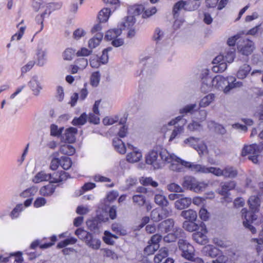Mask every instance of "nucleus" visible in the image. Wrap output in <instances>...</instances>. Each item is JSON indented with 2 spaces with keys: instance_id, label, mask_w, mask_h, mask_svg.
<instances>
[{
  "instance_id": "obj_45",
  "label": "nucleus",
  "mask_w": 263,
  "mask_h": 263,
  "mask_svg": "<svg viewBox=\"0 0 263 263\" xmlns=\"http://www.w3.org/2000/svg\"><path fill=\"white\" fill-rule=\"evenodd\" d=\"M87 121V115L83 113L79 118H74L72 123L73 125H83Z\"/></svg>"
},
{
  "instance_id": "obj_19",
  "label": "nucleus",
  "mask_w": 263,
  "mask_h": 263,
  "mask_svg": "<svg viewBox=\"0 0 263 263\" xmlns=\"http://www.w3.org/2000/svg\"><path fill=\"white\" fill-rule=\"evenodd\" d=\"M174 227V221L173 219L169 218L162 221L159 224L158 228L161 231L165 233L172 230Z\"/></svg>"
},
{
  "instance_id": "obj_63",
  "label": "nucleus",
  "mask_w": 263,
  "mask_h": 263,
  "mask_svg": "<svg viewBox=\"0 0 263 263\" xmlns=\"http://www.w3.org/2000/svg\"><path fill=\"white\" fill-rule=\"evenodd\" d=\"M46 203V200L43 197L37 198L34 202L33 205L35 208H39Z\"/></svg>"
},
{
  "instance_id": "obj_26",
  "label": "nucleus",
  "mask_w": 263,
  "mask_h": 263,
  "mask_svg": "<svg viewBox=\"0 0 263 263\" xmlns=\"http://www.w3.org/2000/svg\"><path fill=\"white\" fill-rule=\"evenodd\" d=\"M85 243L89 247L95 250H98L100 247L101 241L98 239L94 238L91 234Z\"/></svg>"
},
{
  "instance_id": "obj_40",
  "label": "nucleus",
  "mask_w": 263,
  "mask_h": 263,
  "mask_svg": "<svg viewBox=\"0 0 263 263\" xmlns=\"http://www.w3.org/2000/svg\"><path fill=\"white\" fill-rule=\"evenodd\" d=\"M140 181L144 186L151 185L156 187L158 185V183L156 181H154L151 177H142Z\"/></svg>"
},
{
  "instance_id": "obj_57",
  "label": "nucleus",
  "mask_w": 263,
  "mask_h": 263,
  "mask_svg": "<svg viewBox=\"0 0 263 263\" xmlns=\"http://www.w3.org/2000/svg\"><path fill=\"white\" fill-rule=\"evenodd\" d=\"M35 64V61H30L27 64L21 68L22 74H23L31 70Z\"/></svg>"
},
{
  "instance_id": "obj_58",
  "label": "nucleus",
  "mask_w": 263,
  "mask_h": 263,
  "mask_svg": "<svg viewBox=\"0 0 263 263\" xmlns=\"http://www.w3.org/2000/svg\"><path fill=\"white\" fill-rule=\"evenodd\" d=\"M118 195L119 194L117 191H112L109 192L106 195V200L109 202H112L117 198Z\"/></svg>"
},
{
  "instance_id": "obj_20",
  "label": "nucleus",
  "mask_w": 263,
  "mask_h": 263,
  "mask_svg": "<svg viewBox=\"0 0 263 263\" xmlns=\"http://www.w3.org/2000/svg\"><path fill=\"white\" fill-rule=\"evenodd\" d=\"M236 186V182L235 181L230 180L225 182L221 185V190L219 193L222 195H226L229 191L234 190Z\"/></svg>"
},
{
  "instance_id": "obj_42",
  "label": "nucleus",
  "mask_w": 263,
  "mask_h": 263,
  "mask_svg": "<svg viewBox=\"0 0 263 263\" xmlns=\"http://www.w3.org/2000/svg\"><path fill=\"white\" fill-rule=\"evenodd\" d=\"M60 151L62 154L72 155L75 153V148L70 145H64L61 146Z\"/></svg>"
},
{
  "instance_id": "obj_12",
  "label": "nucleus",
  "mask_w": 263,
  "mask_h": 263,
  "mask_svg": "<svg viewBox=\"0 0 263 263\" xmlns=\"http://www.w3.org/2000/svg\"><path fill=\"white\" fill-rule=\"evenodd\" d=\"M237 49L238 51L241 54L248 55L251 54L255 49L254 44L252 41L246 39L243 41V44L238 45Z\"/></svg>"
},
{
  "instance_id": "obj_18",
  "label": "nucleus",
  "mask_w": 263,
  "mask_h": 263,
  "mask_svg": "<svg viewBox=\"0 0 263 263\" xmlns=\"http://www.w3.org/2000/svg\"><path fill=\"white\" fill-rule=\"evenodd\" d=\"M100 102L101 100H98L95 102L93 107V111L95 114H91L89 117V121L95 124H97L100 122V118L98 115H99L98 107Z\"/></svg>"
},
{
  "instance_id": "obj_48",
  "label": "nucleus",
  "mask_w": 263,
  "mask_h": 263,
  "mask_svg": "<svg viewBox=\"0 0 263 263\" xmlns=\"http://www.w3.org/2000/svg\"><path fill=\"white\" fill-rule=\"evenodd\" d=\"M149 245L144 249V254L147 255H149L153 254L159 248V246H155L149 242Z\"/></svg>"
},
{
  "instance_id": "obj_53",
  "label": "nucleus",
  "mask_w": 263,
  "mask_h": 263,
  "mask_svg": "<svg viewBox=\"0 0 263 263\" xmlns=\"http://www.w3.org/2000/svg\"><path fill=\"white\" fill-rule=\"evenodd\" d=\"M135 23V19L133 16H127L126 20L122 22L121 25L123 26V28H129Z\"/></svg>"
},
{
  "instance_id": "obj_38",
  "label": "nucleus",
  "mask_w": 263,
  "mask_h": 263,
  "mask_svg": "<svg viewBox=\"0 0 263 263\" xmlns=\"http://www.w3.org/2000/svg\"><path fill=\"white\" fill-rule=\"evenodd\" d=\"M248 203L250 205V208L254 212L257 211L258 208L259 206V199L256 196H252L248 200Z\"/></svg>"
},
{
  "instance_id": "obj_46",
  "label": "nucleus",
  "mask_w": 263,
  "mask_h": 263,
  "mask_svg": "<svg viewBox=\"0 0 263 263\" xmlns=\"http://www.w3.org/2000/svg\"><path fill=\"white\" fill-rule=\"evenodd\" d=\"M37 189L35 187H31L26 189L20 194V196L23 198L29 197L33 196L37 192Z\"/></svg>"
},
{
  "instance_id": "obj_31",
  "label": "nucleus",
  "mask_w": 263,
  "mask_h": 263,
  "mask_svg": "<svg viewBox=\"0 0 263 263\" xmlns=\"http://www.w3.org/2000/svg\"><path fill=\"white\" fill-rule=\"evenodd\" d=\"M187 4L186 2L184 1H179L176 3V4L174 6L173 8V13L175 17H178V13L179 11L182 10H188L189 9L186 7Z\"/></svg>"
},
{
  "instance_id": "obj_50",
  "label": "nucleus",
  "mask_w": 263,
  "mask_h": 263,
  "mask_svg": "<svg viewBox=\"0 0 263 263\" xmlns=\"http://www.w3.org/2000/svg\"><path fill=\"white\" fill-rule=\"evenodd\" d=\"M151 217L154 221H159L163 219L161 215L160 211L157 209H154L152 211Z\"/></svg>"
},
{
  "instance_id": "obj_4",
  "label": "nucleus",
  "mask_w": 263,
  "mask_h": 263,
  "mask_svg": "<svg viewBox=\"0 0 263 263\" xmlns=\"http://www.w3.org/2000/svg\"><path fill=\"white\" fill-rule=\"evenodd\" d=\"M260 153L259 146L256 144L245 145L241 152V155L246 156L249 155L248 159L254 163L258 162L257 158Z\"/></svg>"
},
{
  "instance_id": "obj_21",
  "label": "nucleus",
  "mask_w": 263,
  "mask_h": 263,
  "mask_svg": "<svg viewBox=\"0 0 263 263\" xmlns=\"http://www.w3.org/2000/svg\"><path fill=\"white\" fill-rule=\"evenodd\" d=\"M192 203V199L189 197H183L177 200L175 202V206L178 210H182L189 207Z\"/></svg>"
},
{
  "instance_id": "obj_33",
  "label": "nucleus",
  "mask_w": 263,
  "mask_h": 263,
  "mask_svg": "<svg viewBox=\"0 0 263 263\" xmlns=\"http://www.w3.org/2000/svg\"><path fill=\"white\" fill-rule=\"evenodd\" d=\"M224 58L225 59V62L228 63H232L235 58V49L234 47H229L226 50L224 53Z\"/></svg>"
},
{
  "instance_id": "obj_5",
  "label": "nucleus",
  "mask_w": 263,
  "mask_h": 263,
  "mask_svg": "<svg viewBox=\"0 0 263 263\" xmlns=\"http://www.w3.org/2000/svg\"><path fill=\"white\" fill-rule=\"evenodd\" d=\"M214 175L217 177L222 176L225 178L233 179L238 175V171L234 166L227 165L223 168L214 167Z\"/></svg>"
},
{
  "instance_id": "obj_56",
  "label": "nucleus",
  "mask_w": 263,
  "mask_h": 263,
  "mask_svg": "<svg viewBox=\"0 0 263 263\" xmlns=\"http://www.w3.org/2000/svg\"><path fill=\"white\" fill-rule=\"evenodd\" d=\"M63 128L58 129V126L52 124L50 126V134L51 136H59L62 132Z\"/></svg>"
},
{
  "instance_id": "obj_32",
  "label": "nucleus",
  "mask_w": 263,
  "mask_h": 263,
  "mask_svg": "<svg viewBox=\"0 0 263 263\" xmlns=\"http://www.w3.org/2000/svg\"><path fill=\"white\" fill-rule=\"evenodd\" d=\"M167 255L168 249L165 247L162 248L159 250L158 253L155 256L154 261L155 263H160Z\"/></svg>"
},
{
  "instance_id": "obj_34",
  "label": "nucleus",
  "mask_w": 263,
  "mask_h": 263,
  "mask_svg": "<svg viewBox=\"0 0 263 263\" xmlns=\"http://www.w3.org/2000/svg\"><path fill=\"white\" fill-rule=\"evenodd\" d=\"M113 144L115 148L120 154H124L126 152L124 143L120 139L117 138L114 140Z\"/></svg>"
},
{
  "instance_id": "obj_27",
  "label": "nucleus",
  "mask_w": 263,
  "mask_h": 263,
  "mask_svg": "<svg viewBox=\"0 0 263 263\" xmlns=\"http://www.w3.org/2000/svg\"><path fill=\"white\" fill-rule=\"evenodd\" d=\"M154 199L155 203L162 207H166L168 204L166 197L161 193L156 194Z\"/></svg>"
},
{
  "instance_id": "obj_25",
  "label": "nucleus",
  "mask_w": 263,
  "mask_h": 263,
  "mask_svg": "<svg viewBox=\"0 0 263 263\" xmlns=\"http://www.w3.org/2000/svg\"><path fill=\"white\" fill-rule=\"evenodd\" d=\"M55 186L50 184L42 186L40 190V194L43 196H50L55 191Z\"/></svg>"
},
{
  "instance_id": "obj_60",
  "label": "nucleus",
  "mask_w": 263,
  "mask_h": 263,
  "mask_svg": "<svg viewBox=\"0 0 263 263\" xmlns=\"http://www.w3.org/2000/svg\"><path fill=\"white\" fill-rule=\"evenodd\" d=\"M157 12V9L155 7H153L151 8L145 10L142 15L143 18L148 17L153 14H155Z\"/></svg>"
},
{
  "instance_id": "obj_2",
  "label": "nucleus",
  "mask_w": 263,
  "mask_h": 263,
  "mask_svg": "<svg viewBox=\"0 0 263 263\" xmlns=\"http://www.w3.org/2000/svg\"><path fill=\"white\" fill-rule=\"evenodd\" d=\"M182 185L185 189L198 193L204 190L208 184L203 182H199L195 178L187 176L183 178Z\"/></svg>"
},
{
  "instance_id": "obj_11",
  "label": "nucleus",
  "mask_w": 263,
  "mask_h": 263,
  "mask_svg": "<svg viewBox=\"0 0 263 263\" xmlns=\"http://www.w3.org/2000/svg\"><path fill=\"white\" fill-rule=\"evenodd\" d=\"M128 148L133 151L129 153L126 155V160L129 163H136L139 161L142 158V155L141 152L133 145L128 144Z\"/></svg>"
},
{
  "instance_id": "obj_17",
  "label": "nucleus",
  "mask_w": 263,
  "mask_h": 263,
  "mask_svg": "<svg viewBox=\"0 0 263 263\" xmlns=\"http://www.w3.org/2000/svg\"><path fill=\"white\" fill-rule=\"evenodd\" d=\"M77 133V129L74 127H69L66 129L63 136V139L68 143H73L75 141V135Z\"/></svg>"
},
{
  "instance_id": "obj_29",
  "label": "nucleus",
  "mask_w": 263,
  "mask_h": 263,
  "mask_svg": "<svg viewBox=\"0 0 263 263\" xmlns=\"http://www.w3.org/2000/svg\"><path fill=\"white\" fill-rule=\"evenodd\" d=\"M250 66L248 64H244L238 70L237 77L238 79H245L251 70Z\"/></svg>"
},
{
  "instance_id": "obj_23",
  "label": "nucleus",
  "mask_w": 263,
  "mask_h": 263,
  "mask_svg": "<svg viewBox=\"0 0 263 263\" xmlns=\"http://www.w3.org/2000/svg\"><path fill=\"white\" fill-rule=\"evenodd\" d=\"M122 32V28L110 29L106 32L105 35V39L107 41L113 40L119 36Z\"/></svg>"
},
{
  "instance_id": "obj_16",
  "label": "nucleus",
  "mask_w": 263,
  "mask_h": 263,
  "mask_svg": "<svg viewBox=\"0 0 263 263\" xmlns=\"http://www.w3.org/2000/svg\"><path fill=\"white\" fill-rule=\"evenodd\" d=\"M68 177V174L65 172H58L52 174H50L49 182L50 183H59L66 180Z\"/></svg>"
},
{
  "instance_id": "obj_30",
  "label": "nucleus",
  "mask_w": 263,
  "mask_h": 263,
  "mask_svg": "<svg viewBox=\"0 0 263 263\" xmlns=\"http://www.w3.org/2000/svg\"><path fill=\"white\" fill-rule=\"evenodd\" d=\"M103 38V34L99 33L96 34L95 36L89 40L88 42V47L92 49L98 46Z\"/></svg>"
},
{
  "instance_id": "obj_6",
  "label": "nucleus",
  "mask_w": 263,
  "mask_h": 263,
  "mask_svg": "<svg viewBox=\"0 0 263 263\" xmlns=\"http://www.w3.org/2000/svg\"><path fill=\"white\" fill-rule=\"evenodd\" d=\"M157 152L152 151L148 153L145 157V162L148 164L152 165L155 168H159L162 167L164 160L161 159L160 157V153Z\"/></svg>"
},
{
  "instance_id": "obj_22",
  "label": "nucleus",
  "mask_w": 263,
  "mask_h": 263,
  "mask_svg": "<svg viewBox=\"0 0 263 263\" xmlns=\"http://www.w3.org/2000/svg\"><path fill=\"white\" fill-rule=\"evenodd\" d=\"M50 174H47L43 171L37 173L33 177L32 181L35 183H39L43 181H49Z\"/></svg>"
},
{
  "instance_id": "obj_28",
  "label": "nucleus",
  "mask_w": 263,
  "mask_h": 263,
  "mask_svg": "<svg viewBox=\"0 0 263 263\" xmlns=\"http://www.w3.org/2000/svg\"><path fill=\"white\" fill-rule=\"evenodd\" d=\"M183 228L185 230L191 232L199 230L200 228L199 223L197 224L192 221H185L183 223Z\"/></svg>"
},
{
  "instance_id": "obj_9",
  "label": "nucleus",
  "mask_w": 263,
  "mask_h": 263,
  "mask_svg": "<svg viewBox=\"0 0 263 263\" xmlns=\"http://www.w3.org/2000/svg\"><path fill=\"white\" fill-rule=\"evenodd\" d=\"M185 167L190 168L195 173L208 174L212 173L214 175V167H206L205 165L195 164L188 161L182 162Z\"/></svg>"
},
{
  "instance_id": "obj_51",
  "label": "nucleus",
  "mask_w": 263,
  "mask_h": 263,
  "mask_svg": "<svg viewBox=\"0 0 263 263\" xmlns=\"http://www.w3.org/2000/svg\"><path fill=\"white\" fill-rule=\"evenodd\" d=\"M167 188L168 190H169L171 192H183L184 190L182 189V188L178 184H177L175 183H171L167 186Z\"/></svg>"
},
{
  "instance_id": "obj_61",
  "label": "nucleus",
  "mask_w": 263,
  "mask_h": 263,
  "mask_svg": "<svg viewBox=\"0 0 263 263\" xmlns=\"http://www.w3.org/2000/svg\"><path fill=\"white\" fill-rule=\"evenodd\" d=\"M240 37V34H237L233 36L228 39L227 44L229 47H234L235 45L236 41Z\"/></svg>"
},
{
  "instance_id": "obj_49",
  "label": "nucleus",
  "mask_w": 263,
  "mask_h": 263,
  "mask_svg": "<svg viewBox=\"0 0 263 263\" xmlns=\"http://www.w3.org/2000/svg\"><path fill=\"white\" fill-rule=\"evenodd\" d=\"M112 230L117 234L124 235L126 234V231L123 229L122 226L119 223H114L111 226Z\"/></svg>"
},
{
  "instance_id": "obj_35",
  "label": "nucleus",
  "mask_w": 263,
  "mask_h": 263,
  "mask_svg": "<svg viewBox=\"0 0 263 263\" xmlns=\"http://www.w3.org/2000/svg\"><path fill=\"white\" fill-rule=\"evenodd\" d=\"M134 203L139 207L143 206L146 203L145 197L142 194H135L132 197Z\"/></svg>"
},
{
  "instance_id": "obj_62",
  "label": "nucleus",
  "mask_w": 263,
  "mask_h": 263,
  "mask_svg": "<svg viewBox=\"0 0 263 263\" xmlns=\"http://www.w3.org/2000/svg\"><path fill=\"white\" fill-rule=\"evenodd\" d=\"M162 239V236L156 234L154 235L152 237L150 240H149L148 242H149L155 245V246H159V242L161 241Z\"/></svg>"
},
{
  "instance_id": "obj_59",
  "label": "nucleus",
  "mask_w": 263,
  "mask_h": 263,
  "mask_svg": "<svg viewBox=\"0 0 263 263\" xmlns=\"http://www.w3.org/2000/svg\"><path fill=\"white\" fill-rule=\"evenodd\" d=\"M199 215L202 220L206 221L209 218L210 213L208 212L206 209L204 208H202L199 211Z\"/></svg>"
},
{
  "instance_id": "obj_54",
  "label": "nucleus",
  "mask_w": 263,
  "mask_h": 263,
  "mask_svg": "<svg viewBox=\"0 0 263 263\" xmlns=\"http://www.w3.org/2000/svg\"><path fill=\"white\" fill-rule=\"evenodd\" d=\"M183 132V126H178L176 127L173 130L172 133L170 136V140L172 141L178 135L181 134Z\"/></svg>"
},
{
  "instance_id": "obj_47",
  "label": "nucleus",
  "mask_w": 263,
  "mask_h": 263,
  "mask_svg": "<svg viewBox=\"0 0 263 263\" xmlns=\"http://www.w3.org/2000/svg\"><path fill=\"white\" fill-rule=\"evenodd\" d=\"M75 51L71 48H67L63 53V59L65 60L70 61L74 56Z\"/></svg>"
},
{
  "instance_id": "obj_15",
  "label": "nucleus",
  "mask_w": 263,
  "mask_h": 263,
  "mask_svg": "<svg viewBox=\"0 0 263 263\" xmlns=\"http://www.w3.org/2000/svg\"><path fill=\"white\" fill-rule=\"evenodd\" d=\"M227 79L229 80L228 82V85L223 89L224 93H228L233 88H240L243 86V83L240 81H237L236 79L233 77H228Z\"/></svg>"
},
{
  "instance_id": "obj_10",
  "label": "nucleus",
  "mask_w": 263,
  "mask_h": 263,
  "mask_svg": "<svg viewBox=\"0 0 263 263\" xmlns=\"http://www.w3.org/2000/svg\"><path fill=\"white\" fill-rule=\"evenodd\" d=\"M200 228V231H198L193 234L192 236L194 241L200 245L206 244L208 240L206 233L207 230L205 224L203 222L199 223Z\"/></svg>"
},
{
  "instance_id": "obj_39",
  "label": "nucleus",
  "mask_w": 263,
  "mask_h": 263,
  "mask_svg": "<svg viewBox=\"0 0 263 263\" xmlns=\"http://www.w3.org/2000/svg\"><path fill=\"white\" fill-rule=\"evenodd\" d=\"M110 10L107 8L102 9L99 13L98 19L100 22H106L110 14Z\"/></svg>"
},
{
  "instance_id": "obj_44",
  "label": "nucleus",
  "mask_w": 263,
  "mask_h": 263,
  "mask_svg": "<svg viewBox=\"0 0 263 263\" xmlns=\"http://www.w3.org/2000/svg\"><path fill=\"white\" fill-rule=\"evenodd\" d=\"M197 108L196 104H189L180 109V114H193Z\"/></svg>"
},
{
  "instance_id": "obj_55",
  "label": "nucleus",
  "mask_w": 263,
  "mask_h": 263,
  "mask_svg": "<svg viewBox=\"0 0 263 263\" xmlns=\"http://www.w3.org/2000/svg\"><path fill=\"white\" fill-rule=\"evenodd\" d=\"M104 235L105 236L103 237V240L107 244L112 243L113 240L111 239V237H114L115 238H118V236H116L115 235H112L108 231H105Z\"/></svg>"
},
{
  "instance_id": "obj_37",
  "label": "nucleus",
  "mask_w": 263,
  "mask_h": 263,
  "mask_svg": "<svg viewBox=\"0 0 263 263\" xmlns=\"http://www.w3.org/2000/svg\"><path fill=\"white\" fill-rule=\"evenodd\" d=\"M215 99V95L213 93H210L203 97L199 103L201 107H205L209 106Z\"/></svg>"
},
{
  "instance_id": "obj_8",
  "label": "nucleus",
  "mask_w": 263,
  "mask_h": 263,
  "mask_svg": "<svg viewBox=\"0 0 263 263\" xmlns=\"http://www.w3.org/2000/svg\"><path fill=\"white\" fill-rule=\"evenodd\" d=\"M242 217L245 219V221H243V226L249 229L252 233L256 232V229L250 224V222H252L257 219V216L255 214L256 212L254 211H248L245 208L241 210Z\"/></svg>"
},
{
  "instance_id": "obj_41",
  "label": "nucleus",
  "mask_w": 263,
  "mask_h": 263,
  "mask_svg": "<svg viewBox=\"0 0 263 263\" xmlns=\"http://www.w3.org/2000/svg\"><path fill=\"white\" fill-rule=\"evenodd\" d=\"M37 59V64L40 66H43L45 64L46 53L45 51L42 49H38L36 53Z\"/></svg>"
},
{
  "instance_id": "obj_64",
  "label": "nucleus",
  "mask_w": 263,
  "mask_h": 263,
  "mask_svg": "<svg viewBox=\"0 0 263 263\" xmlns=\"http://www.w3.org/2000/svg\"><path fill=\"white\" fill-rule=\"evenodd\" d=\"M227 68V63L224 62L220 63L218 66H214L213 69L216 72H222L224 71Z\"/></svg>"
},
{
  "instance_id": "obj_7",
  "label": "nucleus",
  "mask_w": 263,
  "mask_h": 263,
  "mask_svg": "<svg viewBox=\"0 0 263 263\" xmlns=\"http://www.w3.org/2000/svg\"><path fill=\"white\" fill-rule=\"evenodd\" d=\"M179 249L182 251V256L189 260H192L194 256V248L186 240L180 239L178 242Z\"/></svg>"
},
{
  "instance_id": "obj_36",
  "label": "nucleus",
  "mask_w": 263,
  "mask_h": 263,
  "mask_svg": "<svg viewBox=\"0 0 263 263\" xmlns=\"http://www.w3.org/2000/svg\"><path fill=\"white\" fill-rule=\"evenodd\" d=\"M211 77L205 78L202 81L201 89L202 92H206L211 90L213 86V82H209V80H212Z\"/></svg>"
},
{
  "instance_id": "obj_43",
  "label": "nucleus",
  "mask_w": 263,
  "mask_h": 263,
  "mask_svg": "<svg viewBox=\"0 0 263 263\" xmlns=\"http://www.w3.org/2000/svg\"><path fill=\"white\" fill-rule=\"evenodd\" d=\"M72 164L71 160L68 157L63 156L60 159V165L63 169L68 170Z\"/></svg>"
},
{
  "instance_id": "obj_1",
  "label": "nucleus",
  "mask_w": 263,
  "mask_h": 263,
  "mask_svg": "<svg viewBox=\"0 0 263 263\" xmlns=\"http://www.w3.org/2000/svg\"><path fill=\"white\" fill-rule=\"evenodd\" d=\"M160 157L164 160L165 162L171 163L170 168L171 170L176 172H181L184 166L181 160L174 154H170L166 149H162L160 153Z\"/></svg>"
},
{
  "instance_id": "obj_14",
  "label": "nucleus",
  "mask_w": 263,
  "mask_h": 263,
  "mask_svg": "<svg viewBox=\"0 0 263 263\" xmlns=\"http://www.w3.org/2000/svg\"><path fill=\"white\" fill-rule=\"evenodd\" d=\"M29 86L31 88L33 94L35 96H38L42 89V85L37 77L34 76L29 82Z\"/></svg>"
},
{
  "instance_id": "obj_3",
  "label": "nucleus",
  "mask_w": 263,
  "mask_h": 263,
  "mask_svg": "<svg viewBox=\"0 0 263 263\" xmlns=\"http://www.w3.org/2000/svg\"><path fill=\"white\" fill-rule=\"evenodd\" d=\"M184 143L196 150L200 156L208 154L207 145L203 141H200L199 138L190 137L185 139Z\"/></svg>"
},
{
  "instance_id": "obj_13",
  "label": "nucleus",
  "mask_w": 263,
  "mask_h": 263,
  "mask_svg": "<svg viewBox=\"0 0 263 263\" xmlns=\"http://www.w3.org/2000/svg\"><path fill=\"white\" fill-rule=\"evenodd\" d=\"M229 79L224 78L220 75H218L213 78L212 80H209V82H213V87L218 89L223 90L224 89L226 84L228 85V82Z\"/></svg>"
},
{
  "instance_id": "obj_24",
  "label": "nucleus",
  "mask_w": 263,
  "mask_h": 263,
  "mask_svg": "<svg viewBox=\"0 0 263 263\" xmlns=\"http://www.w3.org/2000/svg\"><path fill=\"white\" fill-rule=\"evenodd\" d=\"M181 216L185 219L192 221H196L197 217L196 212L191 209L183 211L181 213Z\"/></svg>"
},
{
  "instance_id": "obj_52",
  "label": "nucleus",
  "mask_w": 263,
  "mask_h": 263,
  "mask_svg": "<svg viewBox=\"0 0 263 263\" xmlns=\"http://www.w3.org/2000/svg\"><path fill=\"white\" fill-rule=\"evenodd\" d=\"M100 74L98 71L93 72L90 78V82L92 85L97 86L100 81Z\"/></svg>"
}]
</instances>
